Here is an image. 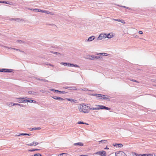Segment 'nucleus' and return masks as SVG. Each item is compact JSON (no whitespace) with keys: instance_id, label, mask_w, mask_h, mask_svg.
Instances as JSON below:
<instances>
[{"instance_id":"nucleus-21","label":"nucleus","mask_w":156,"mask_h":156,"mask_svg":"<svg viewBox=\"0 0 156 156\" xmlns=\"http://www.w3.org/2000/svg\"><path fill=\"white\" fill-rule=\"evenodd\" d=\"M74 145L75 146L79 145L80 146H83V143L81 142H78L77 143H75Z\"/></svg>"},{"instance_id":"nucleus-24","label":"nucleus","mask_w":156,"mask_h":156,"mask_svg":"<svg viewBox=\"0 0 156 156\" xmlns=\"http://www.w3.org/2000/svg\"><path fill=\"white\" fill-rule=\"evenodd\" d=\"M99 144L102 143L103 144H105L107 142V141L106 140H103L98 141Z\"/></svg>"},{"instance_id":"nucleus-34","label":"nucleus","mask_w":156,"mask_h":156,"mask_svg":"<svg viewBox=\"0 0 156 156\" xmlns=\"http://www.w3.org/2000/svg\"><path fill=\"white\" fill-rule=\"evenodd\" d=\"M47 10H42L41 9V11H40V12H42L47 14Z\"/></svg>"},{"instance_id":"nucleus-30","label":"nucleus","mask_w":156,"mask_h":156,"mask_svg":"<svg viewBox=\"0 0 156 156\" xmlns=\"http://www.w3.org/2000/svg\"><path fill=\"white\" fill-rule=\"evenodd\" d=\"M47 14H50L51 15H54V13L53 12H51L48 11H47Z\"/></svg>"},{"instance_id":"nucleus-22","label":"nucleus","mask_w":156,"mask_h":156,"mask_svg":"<svg viewBox=\"0 0 156 156\" xmlns=\"http://www.w3.org/2000/svg\"><path fill=\"white\" fill-rule=\"evenodd\" d=\"M89 56L90 58H88L89 60H94L95 59V55H92Z\"/></svg>"},{"instance_id":"nucleus-8","label":"nucleus","mask_w":156,"mask_h":156,"mask_svg":"<svg viewBox=\"0 0 156 156\" xmlns=\"http://www.w3.org/2000/svg\"><path fill=\"white\" fill-rule=\"evenodd\" d=\"M0 72H2L11 73L13 72V70L8 69H2L1 70H0Z\"/></svg>"},{"instance_id":"nucleus-38","label":"nucleus","mask_w":156,"mask_h":156,"mask_svg":"<svg viewBox=\"0 0 156 156\" xmlns=\"http://www.w3.org/2000/svg\"><path fill=\"white\" fill-rule=\"evenodd\" d=\"M121 7H123V8H126V9H131L129 7H126V6H121Z\"/></svg>"},{"instance_id":"nucleus-46","label":"nucleus","mask_w":156,"mask_h":156,"mask_svg":"<svg viewBox=\"0 0 156 156\" xmlns=\"http://www.w3.org/2000/svg\"><path fill=\"white\" fill-rule=\"evenodd\" d=\"M132 81H133V82H136V83H139L136 80H132Z\"/></svg>"},{"instance_id":"nucleus-50","label":"nucleus","mask_w":156,"mask_h":156,"mask_svg":"<svg viewBox=\"0 0 156 156\" xmlns=\"http://www.w3.org/2000/svg\"><path fill=\"white\" fill-rule=\"evenodd\" d=\"M121 22L124 24L125 23V22L124 20H122V21H121Z\"/></svg>"},{"instance_id":"nucleus-28","label":"nucleus","mask_w":156,"mask_h":156,"mask_svg":"<svg viewBox=\"0 0 156 156\" xmlns=\"http://www.w3.org/2000/svg\"><path fill=\"white\" fill-rule=\"evenodd\" d=\"M37 80H39L43 81H44V82H48V80H46L40 79L38 78L37 79Z\"/></svg>"},{"instance_id":"nucleus-45","label":"nucleus","mask_w":156,"mask_h":156,"mask_svg":"<svg viewBox=\"0 0 156 156\" xmlns=\"http://www.w3.org/2000/svg\"><path fill=\"white\" fill-rule=\"evenodd\" d=\"M18 41V42L20 43H23V41H19V40H18V41Z\"/></svg>"},{"instance_id":"nucleus-31","label":"nucleus","mask_w":156,"mask_h":156,"mask_svg":"<svg viewBox=\"0 0 156 156\" xmlns=\"http://www.w3.org/2000/svg\"><path fill=\"white\" fill-rule=\"evenodd\" d=\"M71 88V89L73 90H77L78 89H77L74 87H70Z\"/></svg>"},{"instance_id":"nucleus-40","label":"nucleus","mask_w":156,"mask_h":156,"mask_svg":"<svg viewBox=\"0 0 156 156\" xmlns=\"http://www.w3.org/2000/svg\"><path fill=\"white\" fill-rule=\"evenodd\" d=\"M138 33L139 34H143V32L142 31H141V30L139 31Z\"/></svg>"},{"instance_id":"nucleus-48","label":"nucleus","mask_w":156,"mask_h":156,"mask_svg":"<svg viewBox=\"0 0 156 156\" xmlns=\"http://www.w3.org/2000/svg\"><path fill=\"white\" fill-rule=\"evenodd\" d=\"M80 156H88L87 155H80Z\"/></svg>"},{"instance_id":"nucleus-9","label":"nucleus","mask_w":156,"mask_h":156,"mask_svg":"<svg viewBox=\"0 0 156 156\" xmlns=\"http://www.w3.org/2000/svg\"><path fill=\"white\" fill-rule=\"evenodd\" d=\"M38 144L39 143L37 142L33 141L30 144H27V145L31 146H36L38 145Z\"/></svg>"},{"instance_id":"nucleus-23","label":"nucleus","mask_w":156,"mask_h":156,"mask_svg":"<svg viewBox=\"0 0 156 156\" xmlns=\"http://www.w3.org/2000/svg\"><path fill=\"white\" fill-rule=\"evenodd\" d=\"M41 129V128L40 127H38V128H36V127L30 129V131H33V130H37V129L40 130Z\"/></svg>"},{"instance_id":"nucleus-32","label":"nucleus","mask_w":156,"mask_h":156,"mask_svg":"<svg viewBox=\"0 0 156 156\" xmlns=\"http://www.w3.org/2000/svg\"><path fill=\"white\" fill-rule=\"evenodd\" d=\"M61 64L65 66H67V62H62L61 63Z\"/></svg>"},{"instance_id":"nucleus-43","label":"nucleus","mask_w":156,"mask_h":156,"mask_svg":"<svg viewBox=\"0 0 156 156\" xmlns=\"http://www.w3.org/2000/svg\"><path fill=\"white\" fill-rule=\"evenodd\" d=\"M15 105L20 106H22L21 104H18V103H15Z\"/></svg>"},{"instance_id":"nucleus-7","label":"nucleus","mask_w":156,"mask_h":156,"mask_svg":"<svg viewBox=\"0 0 156 156\" xmlns=\"http://www.w3.org/2000/svg\"><path fill=\"white\" fill-rule=\"evenodd\" d=\"M26 102L34 103H37L36 101L32 100L30 98H27L26 99H25V103Z\"/></svg>"},{"instance_id":"nucleus-15","label":"nucleus","mask_w":156,"mask_h":156,"mask_svg":"<svg viewBox=\"0 0 156 156\" xmlns=\"http://www.w3.org/2000/svg\"><path fill=\"white\" fill-rule=\"evenodd\" d=\"M95 38V37L94 36H92L90 37L87 40V41H91L94 40Z\"/></svg>"},{"instance_id":"nucleus-25","label":"nucleus","mask_w":156,"mask_h":156,"mask_svg":"<svg viewBox=\"0 0 156 156\" xmlns=\"http://www.w3.org/2000/svg\"><path fill=\"white\" fill-rule=\"evenodd\" d=\"M12 20H14L15 21H23V20L22 19H20V18H17V19H12Z\"/></svg>"},{"instance_id":"nucleus-35","label":"nucleus","mask_w":156,"mask_h":156,"mask_svg":"<svg viewBox=\"0 0 156 156\" xmlns=\"http://www.w3.org/2000/svg\"><path fill=\"white\" fill-rule=\"evenodd\" d=\"M78 124H86V125H88V124L87 123H83V122H78Z\"/></svg>"},{"instance_id":"nucleus-10","label":"nucleus","mask_w":156,"mask_h":156,"mask_svg":"<svg viewBox=\"0 0 156 156\" xmlns=\"http://www.w3.org/2000/svg\"><path fill=\"white\" fill-rule=\"evenodd\" d=\"M116 156H126V154L123 152H120L117 153Z\"/></svg>"},{"instance_id":"nucleus-19","label":"nucleus","mask_w":156,"mask_h":156,"mask_svg":"<svg viewBox=\"0 0 156 156\" xmlns=\"http://www.w3.org/2000/svg\"><path fill=\"white\" fill-rule=\"evenodd\" d=\"M96 54L99 55H103L104 56H107L108 55V54L105 53H97Z\"/></svg>"},{"instance_id":"nucleus-17","label":"nucleus","mask_w":156,"mask_h":156,"mask_svg":"<svg viewBox=\"0 0 156 156\" xmlns=\"http://www.w3.org/2000/svg\"><path fill=\"white\" fill-rule=\"evenodd\" d=\"M113 145L115 147H121L123 146V145L121 144H113Z\"/></svg>"},{"instance_id":"nucleus-44","label":"nucleus","mask_w":156,"mask_h":156,"mask_svg":"<svg viewBox=\"0 0 156 156\" xmlns=\"http://www.w3.org/2000/svg\"><path fill=\"white\" fill-rule=\"evenodd\" d=\"M29 93L30 94H32L33 95H35L36 93V92H33V93H32V92H31V93Z\"/></svg>"},{"instance_id":"nucleus-47","label":"nucleus","mask_w":156,"mask_h":156,"mask_svg":"<svg viewBox=\"0 0 156 156\" xmlns=\"http://www.w3.org/2000/svg\"><path fill=\"white\" fill-rule=\"evenodd\" d=\"M67 100L69 101H71L72 99H67Z\"/></svg>"},{"instance_id":"nucleus-3","label":"nucleus","mask_w":156,"mask_h":156,"mask_svg":"<svg viewBox=\"0 0 156 156\" xmlns=\"http://www.w3.org/2000/svg\"><path fill=\"white\" fill-rule=\"evenodd\" d=\"M96 106L98 107V108H99V110L105 109L108 110H110L112 109L111 108H108L107 107H106L104 105H96Z\"/></svg>"},{"instance_id":"nucleus-5","label":"nucleus","mask_w":156,"mask_h":156,"mask_svg":"<svg viewBox=\"0 0 156 156\" xmlns=\"http://www.w3.org/2000/svg\"><path fill=\"white\" fill-rule=\"evenodd\" d=\"M27 97L25 98H16L17 100V101L19 103H25V99H26Z\"/></svg>"},{"instance_id":"nucleus-33","label":"nucleus","mask_w":156,"mask_h":156,"mask_svg":"<svg viewBox=\"0 0 156 156\" xmlns=\"http://www.w3.org/2000/svg\"><path fill=\"white\" fill-rule=\"evenodd\" d=\"M39 150V149H38L29 150H28V151H38V150Z\"/></svg>"},{"instance_id":"nucleus-14","label":"nucleus","mask_w":156,"mask_h":156,"mask_svg":"<svg viewBox=\"0 0 156 156\" xmlns=\"http://www.w3.org/2000/svg\"><path fill=\"white\" fill-rule=\"evenodd\" d=\"M133 155H135V156H146L147 154H139L136 153H133Z\"/></svg>"},{"instance_id":"nucleus-52","label":"nucleus","mask_w":156,"mask_h":156,"mask_svg":"<svg viewBox=\"0 0 156 156\" xmlns=\"http://www.w3.org/2000/svg\"><path fill=\"white\" fill-rule=\"evenodd\" d=\"M28 9H29L30 10H32L33 11V9H30V8H28Z\"/></svg>"},{"instance_id":"nucleus-18","label":"nucleus","mask_w":156,"mask_h":156,"mask_svg":"<svg viewBox=\"0 0 156 156\" xmlns=\"http://www.w3.org/2000/svg\"><path fill=\"white\" fill-rule=\"evenodd\" d=\"M7 105L9 107H12L15 105V103L13 102H9L7 103Z\"/></svg>"},{"instance_id":"nucleus-13","label":"nucleus","mask_w":156,"mask_h":156,"mask_svg":"<svg viewBox=\"0 0 156 156\" xmlns=\"http://www.w3.org/2000/svg\"><path fill=\"white\" fill-rule=\"evenodd\" d=\"M50 90L54 92H55L57 93H62V94H65L66 93L65 92V91H61L55 89H50Z\"/></svg>"},{"instance_id":"nucleus-11","label":"nucleus","mask_w":156,"mask_h":156,"mask_svg":"<svg viewBox=\"0 0 156 156\" xmlns=\"http://www.w3.org/2000/svg\"><path fill=\"white\" fill-rule=\"evenodd\" d=\"M67 66H73L78 68H80V66L76 64H71L69 63H67Z\"/></svg>"},{"instance_id":"nucleus-6","label":"nucleus","mask_w":156,"mask_h":156,"mask_svg":"<svg viewBox=\"0 0 156 156\" xmlns=\"http://www.w3.org/2000/svg\"><path fill=\"white\" fill-rule=\"evenodd\" d=\"M106 38V34H101L97 38V40H101L103 38Z\"/></svg>"},{"instance_id":"nucleus-42","label":"nucleus","mask_w":156,"mask_h":156,"mask_svg":"<svg viewBox=\"0 0 156 156\" xmlns=\"http://www.w3.org/2000/svg\"><path fill=\"white\" fill-rule=\"evenodd\" d=\"M53 53L54 54H55L56 55H61V54H60V53H58V52H54Z\"/></svg>"},{"instance_id":"nucleus-4","label":"nucleus","mask_w":156,"mask_h":156,"mask_svg":"<svg viewBox=\"0 0 156 156\" xmlns=\"http://www.w3.org/2000/svg\"><path fill=\"white\" fill-rule=\"evenodd\" d=\"M95 154H99L101 156H106V153L105 151H102L97 152L95 153Z\"/></svg>"},{"instance_id":"nucleus-37","label":"nucleus","mask_w":156,"mask_h":156,"mask_svg":"<svg viewBox=\"0 0 156 156\" xmlns=\"http://www.w3.org/2000/svg\"><path fill=\"white\" fill-rule=\"evenodd\" d=\"M146 156H155V155L152 154H147Z\"/></svg>"},{"instance_id":"nucleus-55","label":"nucleus","mask_w":156,"mask_h":156,"mask_svg":"<svg viewBox=\"0 0 156 156\" xmlns=\"http://www.w3.org/2000/svg\"><path fill=\"white\" fill-rule=\"evenodd\" d=\"M66 154V153H62V154Z\"/></svg>"},{"instance_id":"nucleus-2","label":"nucleus","mask_w":156,"mask_h":156,"mask_svg":"<svg viewBox=\"0 0 156 156\" xmlns=\"http://www.w3.org/2000/svg\"><path fill=\"white\" fill-rule=\"evenodd\" d=\"M93 95L94 96L99 98V99H100L105 100L108 101L110 100V98L108 95H105L103 94H93Z\"/></svg>"},{"instance_id":"nucleus-49","label":"nucleus","mask_w":156,"mask_h":156,"mask_svg":"<svg viewBox=\"0 0 156 156\" xmlns=\"http://www.w3.org/2000/svg\"><path fill=\"white\" fill-rule=\"evenodd\" d=\"M114 20L115 21H119V22L120 21V20H119L118 19H115Z\"/></svg>"},{"instance_id":"nucleus-12","label":"nucleus","mask_w":156,"mask_h":156,"mask_svg":"<svg viewBox=\"0 0 156 156\" xmlns=\"http://www.w3.org/2000/svg\"><path fill=\"white\" fill-rule=\"evenodd\" d=\"M113 34L112 33H110L107 35L106 34V38L107 37L108 38H112L113 37Z\"/></svg>"},{"instance_id":"nucleus-27","label":"nucleus","mask_w":156,"mask_h":156,"mask_svg":"<svg viewBox=\"0 0 156 156\" xmlns=\"http://www.w3.org/2000/svg\"><path fill=\"white\" fill-rule=\"evenodd\" d=\"M31 135L30 134H28V133H21L20 135H17L18 136H21V135H28L30 136Z\"/></svg>"},{"instance_id":"nucleus-20","label":"nucleus","mask_w":156,"mask_h":156,"mask_svg":"<svg viewBox=\"0 0 156 156\" xmlns=\"http://www.w3.org/2000/svg\"><path fill=\"white\" fill-rule=\"evenodd\" d=\"M5 47L7 48H8L9 49H13L14 50H16L17 51H20L21 52H24L23 51L20 50V49H17L15 48H13L7 47Z\"/></svg>"},{"instance_id":"nucleus-16","label":"nucleus","mask_w":156,"mask_h":156,"mask_svg":"<svg viewBox=\"0 0 156 156\" xmlns=\"http://www.w3.org/2000/svg\"><path fill=\"white\" fill-rule=\"evenodd\" d=\"M52 98L55 99V100H59L60 101H62V100H63V99L61 98H60V97H56V96H55V97H52Z\"/></svg>"},{"instance_id":"nucleus-53","label":"nucleus","mask_w":156,"mask_h":156,"mask_svg":"<svg viewBox=\"0 0 156 156\" xmlns=\"http://www.w3.org/2000/svg\"><path fill=\"white\" fill-rule=\"evenodd\" d=\"M82 90H86L85 89H82Z\"/></svg>"},{"instance_id":"nucleus-54","label":"nucleus","mask_w":156,"mask_h":156,"mask_svg":"<svg viewBox=\"0 0 156 156\" xmlns=\"http://www.w3.org/2000/svg\"><path fill=\"white\" fill-rule=\"evenodd\" d=\"M55 25V26L57 28V27H57V26H56V25Z\"/></svg>"},{"instance_id":"nucleus-41","label":"nucleus","mask_w":156,"mask_h":156,"mask_svg":"<svg viewBox=\"0 0 156 156\" xmlns=\"http://www.w3.org/2000/svg\"><path fill=\"white\" fill-rule=\"evenodd\" d=\"M0 3H6V4H9V3L8 2H5V1H4V2H0Z\"/></svg>"},{"instance_id":"nucleus-1","label":"nucleus","mask_w":156,"mask_h":156,"mask_svg":"<svg viewBox=\"0 0 156 156\" xmlns=\"http://www.w3.org/2000/svg\"><path fill=\"white\" fill-rule=\"evenodd\" d=\"M89 107L86 104H81L80 105L79 109L80 112L84 113H87L89 112V110L88 109Z\"/></svg>"},{"instance_id":"nucleus-26","label":"nucleus","mask_w":156,"mask_h":156,"mask_svg":"<svg viewBox=\"0 0 156 156\" xmlns=\"http://www.w3.org/2000/svg\"><path fill=\"white\" fill-rule=\"evenodd\" d=\"M89 109L90 110H99V108L98 107L96 108H89Z\"/></svg>"},{"instance_id":"nucleus-29","label":"nucleus","mask_w":156,"mask_h":156,"mask_svg":"<svg viewBox=\"0 0 156 156\" xmlns=\"http://www.w3.org/2000/svg\"><path fill=\"white\" fill-rule=\"evenodd\" d=\"M33 11H34L38 12H40V11H41V9H33Z\"/></svg>"},{"instance_id":"nucleus-51","label":"nucleus","mask_w":156,"mask_h":156,"mask_svg":"<svg viewBox=\"0 0 156 156\" xmlns=\"http://www.w3.org/2000/svg\"><path fill=\"white\" fill-rule=\"evenodd\" d=\"M49 65L51 66H52V67H53L54 66L52 65H51V64H48Z\"/></svg>"},{"instance_id":"nucleus-36","label":"nucleus","mask_w":156,"mask_h":156,"mask_svg":"<svg viewBox=\"0 0 156 156\" xmlns=\"http://www.w3.org/2000/svg\"><path fill=\"white\" fill-rule=\"evenodd\" d=\"M34 155V156H41V155L39 153L35 154Z\"/></svg>"},{"instance_id":"nucleus-39","label":"nucleus","mask_w":156,"mask_h":156,"mask_svg":"<svg viewBox=\"0 0 156 156\" xmlns=\"http://www.w3.org/2000/svg\"><path fill=\"white\" fill-rule=\"evenodd\" d=\"M101 57L100 56H95V59H100Z\"/></svg>"},{"instance_id":"nucleus-56","label":"nucleus","mask_w":156,"mask_h":156,"mask_svg":"<svg viewBox=\"0 0 156 156\" xmlns=\"http://www.w3.org/2000/svg\"><path fill=\"white\" fill-rule=\"evenodd\" d=\"M0 35H1V34L0 33Z\"/></svg>"}]
</instances>
